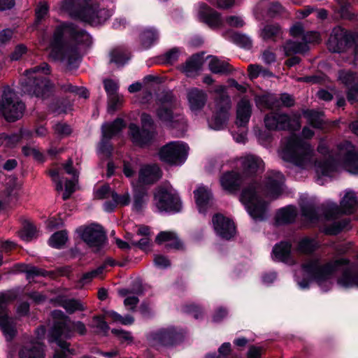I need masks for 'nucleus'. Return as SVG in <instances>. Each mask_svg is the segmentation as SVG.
I'll list each match as a JSON object with an SVG mask.
<instances>
[{"instance_id":"obj_64","label":"nucleus","mask_w":358,"mask_h":358,"mask_svg":"<svg viewBox=\"0 0 358 358\" xmlns=\"http://www.w3.org/2000/svg\"><path fill=\"white\" fill-rule=\"evenodd\" d=\"M113 200L117 203V206H127L130 203V194L126 192L122 195H118L115 192L113 193Z\"/></svg>"},{"instance_id":"obj_34","label":"nucleus","mask_w":358,"mask_h":358,"mask_svg":"<svg viewBox=\"0 0 358 358\" xmlns=\"http://www.w3.org/2000/svg\"><path fill=\"white\" fill-rule=\"evenodd\" d=\"M180 335L173 327L163 329L157 331L154 339L163 345H172L175 344Z\"/></svg>"},{"instance_id":"obj_58","label":"nucleus","mask_w":358,"mask_h":358,"mask_svg":"<svg viewBox=\"0 0 358 358\" xmlns=\"http://www.w3.org/2000/svg\"><path fill=\"white\" fill-rule=\"evenodd\" d=\"M112 333L116 336L122 343L130 344L133 342V337L129 331L113 329H112Z\"/></svg>"},{"instance_id":"obj_56","label":"nucleus","mask_w":358,"mask_h":358,"mask_svg":"<svg viewBox=\"0 0 358 358\" xmlns=\"http://www.w3.org/2000/svg\"><path fill=\"white\" fill-rule=\"evenodd\" d=\"M136 161L134 159H128L123 160V173L127 178H131L136 173Z\"/></svg>"},{"instance_id":"obj_46","label":"nucleus","mask_w":358,"mask_h":358,"mask_svg":"<svg viewBox=\"0 0 358 358\" xmlns=\"http://www.w3.org/2000/svg\"><path fill=\"white\" fill-rule=\"evenodd\" d=\"M303 115L307 118L310 124L315 128H320L323 124V113L311 110L303 111Z\"/></svg>"},{"instance_id":"obj_29","label":"nucleus","mask_w":358,"mask_h":358,"mask_svg":"<svg viewBox=\"0 0 358 358\" xmlns=\"http://www.w3.org/2000/svg\"><path fill=\"white\" fill-rule=\"evenodd\" d=\"M92 4L93 7H95L94 11L93 12V10L87 11L83 20V22H88L92 25H98L103 23L110 17V13L108 10L100 8L96 3L92 2Z\"/></svg>"},{"instance_id":"obj_41","label":"nucleus","mask_w":358,"mask_h":358,"mask_svg":"<svg viewBox=\"0 0 358 358\" xmlns=\"http://www.w3.org/2000/svg\"><path fill=\"white\" fill-rule=\"evenodd\" d=\"M194 198L199 211L203 210L211 199L210 191L204 186H199L194 191Z\"/></svg>"},{"instance_id":"obj_30","label":"nucleus","mask_w":358,"mask_h":358,"mask_svg":"<svg viewBox=\"0 0 358 358\" xmlns=\"http://www.w3.org/2000/svg\"><path fill=\"white\" fill-rule=\"evenodd\" d=\"M63 167L66 173L73 176L72 180H66L65 182V192L62 195L64 200L68 199L71 194L75 192L76 182L78 181V172L73 167V160L69 159L68 161L63 164Z\"/></svg>"},{"instance_id":"obj_44","label":"nucleus","mask_w":358,"mask_h":358,"mask_svg":"<svg viewBox=\"0 0 358 358\" xmlns=\"http://www.w3.org/2000/svg\"><path fill=\"white\" fill-rule=\"evenodd\" d=\"M338 79L348 87L358 85V73L350 71H340L338 72Z\"/></svg>"},{"instance_id":"obj_14","label":"nucleus","mask_w":358,"mask_h":358,"mask_svg":"<svg viewBox=\"0 0 358 358\" xmlns=\"http://www.w3.org/2000/svg\"><path fill=\"white\" fill-rule=\"evenodd\" d=\"M14 299L10 292L0 293V329L7 341H11L17 332L15 320L8 317L7 311V305Z\"/></svg>"},{"instance_id":"obj_37","label":"nucleus","mask_w":358,"mask_h":358,"mask_svg":"<svg viewBox=\"0 0 358 358\" xmlns=\"http://www.w3.org/2000/svg\"><path fill=\"white\" fill-rule=\"evenodd\" d=\"M55 305L64 308L70 314L76 311L85 310V308L83 303L78 299H66L65 297H57L55 299Z\"/></svg>"},{"instance_id":"obj_9","label":"nucleus","mask_w":358,"mask_h":358,"mask_svg":"<svg viewBox=\"0 0 358 358\" xmlns=\"http://www.w3.org/2000/svg\"><path fill=\"white\" fill-rule=\"evenodd\" d=\"M24 105L9 87L3 88L0 99V113L8 122H15L22 117Z\"/></svg>"},{"instance_id":"obj_17","label":"nucleus","mask_w":358,"mask_h":358,"mask_svg":"<svg viewBox=\"0 0 358 358\" xmlns=\"http://www.w3.org/2000/svg\"><path fill=\"white\" fill-rule=\"evenodd\" d=\"M36 332L37 339H29L22 345L18 352L20 358H45L44 346L39 341L45 335V328L41 327Z\"/></svg>"},{"instance_id":"obj_36","label":"nucleus","mask_w":358,"mask_h":358,"mask_svg":"<svg viewBox=\"0 0 358 358\" xmlns=\"http://www.w3.org/2000/svg\"><path fill=\"white\" fill-rule=\"evenodd\" d=\"M264 101L266 106L271 109L278 108L281 106L290 107L294 103L292 96L288 94H281L279 99L275 96L268 95L264 97Z\"/></svg>"},{"instance_id":"obj_5","label":"nucleus","mask_w":358,"mask_h":358,"mask_svg":"<svg viewBox=\"0 0 358 358\" xmlns=\"http://www.w3.org/2000/svg\"><path fill=\"white\" fill-rule=\"evenodd\" d=\"M349 261L345 258L328 262L324 265H320L318 259H311L302 265L303 275L317 281L320 286L329 282L334 274L344 265H347Z\"/></svg>"},{"instance_id":"obj_3","label":"nucleus","mask_w":358,"mask_h":358,"mask_svg":"<svg viewBox=\"0 0 358 358\" xmlns=\"http://www.w3.org/2000/svg\"><path fill=\"white\" fill-rule=\"evenodd\" d=\"M52 315L54 317H61L64 318V320L55 323L50 332L49 341L55 342L61 348L60 351L73 354L69 348V343L65 339L70 338L73 331H78L80 335L85 334L87 331L85 325L82 322H71L61 310H54Z\"/></svg>"},{"instance_id":"obj_21","label":"nucleus","mask_w":358,"mask_h":358,"mask_svg":"<svg viewBox=\"0 0 358 358\" xmlns=\"http://www.w3.org/2000/svg\"><path fill=\"white\" fill-rule=\"evenodd\" d=\"M349 35L341 27L332 30L327 42L328 49L332 52H341L349 42Z\"/></svg>"},{"instance_id":"obj_57","label":"nucleus","mask_w":358,"mask_h":358,"mask_svg":"<svg viewBox=\"0 0 358 358\" xmlns=\"http://www.w3.org/2000/svg\"><path fill=\"white\" fill-rule=\"evenodd\" d=\"M232 40L234 43L244 48H250L252 47V40L248 36L242 34H234Z\"/></svg>"},{"instance_id":"obj_16","label":"nucleus","mask_w":358,"mask_h":358,"mask_svg":"<svg viewBox=\"0 0 358 358\" xmlns=\"http://www.w3.org/2000/svg\"><path fill=\"white\" fill-rule=\"evenodd\" d=\"M141 120L143 127L141 130L134 124H131L129 129L132 142L137 145L144 146L149 143L154 137L152 132L145 129V127L151 126L153 121L151 116L146 113L141 115Z\"/></svg>"},{"instance_id":"obj_32","label":"nucleus","mask_w":358,"mask_h":358,"mask_svg":"<svg viewBox=\"0 0 358 358\" xmlns=\"http://www.w3.org/2000/svg\"><path fill=\"white\" fill-rule=\"evenodd\" d=\"M203 53L193 55L181 66L182 71L187 76H194L201 69L203 64Z\"/></svg>"},{"instance_id":"obj_53","label":"nucleus","mask_w":358,"mask_h":358,"mask_svg":"<svg viewBox=\"0 0 358 358\" xmlns=\"http://www.w3.org/2000/svg\"><path fill=\"white\" fill-rule=\"evenodd\" d=\"M348 222L345 220L334 222L331 225L325 227L323 231L327 235H336L345 228Z\"/></svg>"},{"instance_id":"obj_47","label":"nucleus","mask_w":358,"mask_h":358,"mask_svg":"<svg viewBox=\"0 0 358 358\" xmlns=\"http://www.w3.org/2000/svg\"><path fill=\"white\" fill-rule=\"evenodd\" d=\"M147 201V192L143 189L135 188L134 189V203L133 208L136 211H140L145 206Z\"/></svg>"},{"instance_id":"obj_23","label":"nucleus","mask_w":358,"mask_h":358,"mask_svg":"<svg viewBox=\"0 0 358 358\" xmlns=\"http://www.w3.org/2000/svg\"><path fill=\"white\" fill-rule=\"evenodd\" d=\"M213 224L216 233L223 238L230 239L235 234V226L232 221L222 215L217 214L213 216Z\"/></svg>"},{"instance_id":"obj_55","label":"nucleus","mask_w":358,"mask_h":358,"mask_svg":"<svg viewBox=\"0 0 358 358\" xmlns=\"http://www.w3.org/2000/svg\"><path fill=\"white\" fill-rule=\"evenodd\" d=\"M114 192L112 190L108 185H103L96 188L94 191V196L96 199H105L109 197L113 199V193Z\"/></svg>"},{"instance_id":"obj_12","label":"nucleus","mask_w":358,"mask_h":358,"mask_svg":"<svg viewBox=\"0 0 358 358\" xmlns=\"http://www.w3.org/2000/svg\"><path fill=\"white\" fill-rule=\"evenodd\" d=\"M154 205L159 211L179 212L182 208L181 201L171 187H159L154 194Z\"/></svg>"},{"instance_id":"obj_8","label":"nucleus","mask_w":358,"mask_h":358,"mask_svg":"<svg viewBox=\"0 0 358 358\" xmlns=\"http://www.w3.org/2000/svg\"><path fill=\"white\" fill-rule=\"evenodd\" d=\"M215 92L217 94L215 99V114L210 120L209 125L213 129L219 130L224 127L229 120L231 103L226 92L225 86H217Z\"/></svg>"},{"instance_id":"obj_60","label":"nucleus","mask_w":358,"mask_h":358,"mask_svg":"<svg viewBox=\"0 0 358 358\" xmlns=\"http://www.w3.org/2000/svg\"><path fill=\"white\" fill-rule=\"evenodd\" d=\"M92 322V326L96 328L98 333L105 334L109 329L108 324L101 317H94Z\"/></svg>"},{"instance_id":"obj_2","label":"nucleus","mask_w":358,"mask_h":358,"mask_svg":"<svg viewBox=\"0 0 358 358\" xmlns=\"http://www.w3.org/2000/svg\"><path fill=\"white\" fill-rule=\"evenodd\" d=\"M68 37L78 44L85 45H90L92 39L86 31L72 23L62 24L56 28L50 43V57L54 60L65 61L71 69L78 66L80 55L77 45L66 41Z\"/></svg>"},{"instance_id":"obj_19","label":"nucleus","mask_w":358,"mask_h":358,"mask_svg":"<svg viewBox=\"0 0 358 358\" xmlns=\"http://www.w3.org/2000/svg\"><path fill=\"white\" fill-rule=\"evenodd\" d=\"M284 176L279 171H268L262 187L264 194L272 199H276L283 191Z\"/></svg>"},{"instance_id":"obj_39","label":"nucleus","mask_w":358,"mask_h":358,"mask_svg":"<svg viewBox=\"0 0 358 358\" xmlns=\"http://www.w3.org/2000/svg\"><path fill=\"white\" fill-rule=\"evenodd\" d=\"M280 50H282L285 56L288 57L297 53H303L308 50V46L306 43L296 41H287L280 47Z\"/></svg>"},{"instance_id":"obj_62","label":"nucleus","mask_w":358,"mask_h":358,"mask_svg":"<svg viewBox=\"0 0 358 358\" xmlns=\"http://www.w3.org/2000/svg\"><path fill=\"white\" fill-rule=\"evenodd\" d=\"M62 88L65 92L76 93L81 97L87 98L89 96V93L86 89L83 87L79 88L69 83L62 86Z\"/></svg>"},{"instance_id":"obj_7","label":"nucleus","mask_w":358,"mask_h":358,"mask_svg":"<svg viewBox=\"0 0 358 358\" xmlns=\"http://www.w3.org/2000/svg\"><path fill=\"white\" fill-rule=\"evenodd\" d=\"M173 101V97L171 94L161 98L157 116L167 127L183 129L186 124L185 118Z\"/></svg>"},{"instance_id":"obj_20","label":"nucleus","mask_w":358,"mask_h":358,"mask_svg":"<svg viewBox=\"0 0 358 358\" xmlns=\"http://www.w3.org/2000/svg\"><path fill=\"white\" fill-rule=\"evenodd\" d=\"M83 240L96 251L103 245L106 241V235L101 227L94 225L86 228L82 234Z\"/></svg>"},{"instance_id":"obj_51","label":"nucleus","mask_w":358,"mask_h":358,"mask_svg":"<svg viewBox=\"0 0 358 358\" xmlns=\"http://www.w3.org/2000/svg\"><path fill=\"white\" fill-rule=\"evenodd\" d=\"M68 236L66 231H60L55 233L49 239L50 246L55 248H60L67 241Z\"/></svg>"},{"instance_id":"obj_27","label":"nucleus","mask_w":358,"mask_h":358,"mask_svg":"<svg viewBox=\"0 0 358 358\" xmlns=\"http://www.w3.org/2000/svg\"><path fill=\"white\" fill-rule=\"evenodd\" d=\"M199 19L211 28H217L222 24L220 14L206 4L200 6L199 11Z\"/></svg>"},{"instance_id":"obj_35","label":"nucleus","mask_w":358,"mask_h":358,"mask_svg":"<svg viewBox=\"0 0 358 358\" xmlns=\"http://www.w3.org/2000/svg\"><path fill=\"white\" fill-rule=\"evenodd\" d=\"M282 35L283 31L277 23L266 24L259 32L260 37L265 41H277L278 39L282 38Z\"/></svg>"},{"instance_id":"obj_18","label":"nucleus","mask_w":358,"mask_h":358,"mask_svg":"<svg viewBox=\"0 0 358 358\" xmlns=\"http://www.w3.org/2000/svg\"><path fill=\"white\" fill-rule=\"evenodd\" d=\"M92 0H62L61 9L66 12L71 17L83 20L87 11L93 10Z\"/></svg>"},{"instance_id":"obj_15","label":"nucleus","mask_w":358,"mask_h":358,"mask_svg":"<svg viewBox=\"0 0 358 358\" xmlns=\"http://www.w3.org/2000/svg\"><path fill=\"white\" fill-rule=\"evenodd\" d=\"M125 124L122 119L117 118L111 123H105L102 126V139L99 145V152L105 157H110L113 147L109 140L119 134Z\"/></svg>"},{"instance_id":"obj_6","label":"nucleus","mask_w":358,"mask_h":358,"mask_svg":"<svg viewBox=\"0 0 358 358\" xmlns=\"http://www.w3.org/2000/svg\"><path fill=\"white\" fill-rule=\"evenodd\" d=\"M358 210V197L352 189L344 191L340 205L328 201L323 205V213L327 220L336 219L341 214H352Z\"/></svg>"},{"instance_id":"obj_49","label":"nucleus","mask_w":358,"mask_h":358,"mask_svg":"<svg viewBox=\"0 0 358 358\" xmlns=\"http://www.w3.org/2000/svg\"><path fill=\"white\" fill-rule=\"evenodd\" d=\"M108 318L111 319L115 322H119L123 325H130L134 322V318L129 315L122 316L114 310H108L105 313Z\"/></svg>"},{"instance_id":"obj_52","label":"nucleus","mask_w":358,"mask_h":358,"mask_svg":"<svg viewBox=\"0 0 358 358\" xmlns=\"http://www.w3.org/2000/svg\"><path fill=\"white\" fill-rule=\"evenodd\" d=\"M36 229L35 226L30 223L26 222L24 224L23 228L20 233L21 238L26 241H30L36 236Z\"/></svg>"},{"instance_id":"obj_38","label":"nucleus","mask_w":358,"mask_h":358,"mask_svg":"<svg viewBox=\"0 0 358 358\" xmlns=\"http://www.w3.org/2000/svg\"><path fill=\"white\" fill-rule=\"evenodd\" d=\"M337 283L344 288L358 287V269L357 271L350 269L344 271L338 278Z\"/></svg>"},{"instance_id":"obj_28","label":"nucleus","mask_w":358,"mask_h":358,"mask_svg":"<svg viewBox=\"0 0 358 358\" xmlns=\"http://www.w3.org/2000/svg\"><path fill=\"white\" fill-rule=\"evenodd\" d=\"M187 100L190 109L198 111L204 107L207 101V94L203 90L194 87L188 90Z\"/></svg>"},{"instance_id":"obj_11","label":"nucleus","mask_w":358,"mask_h":358,"mask_svg":"<svg viewBox=\"0 0 358 358\" xmlns=\"http://www.w3.org/2000/svg\"><path fill=\"white\" fill-rule=\"evenodd\" d=\"M301 115L293 113L291 115L280 113L271 112L265 115V127L271 131L298 130L301 127Z\"/></svg>"},{"instance_id":"obj_48","label":"nucleus","mask_w":358,"mask_h":358,"mask_svg":"<svg viewBox=\"0 0 358 358\" xmlns=\"http://www.w3.org/2000/svg\"><path fill=\"white\" fill-rule=\"evenodd\" d=\"M158 39V34L154 29H147L141 34V41L145 48H150Z\"/></svg>"},{"instance_id":"obj_63","label":"nucleus","mask_w":358,"mask_h":358,"mask_svg":"<svg viewBox=\"0 0 358 358\" xmlns=\"http://www.w3.org/2000/svg\"><path fill=\"white\" fill-rule=\"evenodd\" d=\"M54 131L56 134L62 137L66 136L71 133V129L66 123H57L54 126Z\"/></svg>"},{"instance_id":"obj_50","label":"nucleus","mask_w":358,"mask_h":358,"mask_svg":"<svg viewBox=\"0 0 358 358\" xmlns=\"http://www.w3.org/2000/svg\"><path fill=\"white\" fill-rule=\"evenodd\" d=\"M317 241L314 238H304L299 243L298 250L302 253H310L318 247Z\"/></svg>"},{"instance_id":"obj_59","label":"nucleus","mask_w":358,"mask_h":358,"mask_svg":"<svg viewBox=\"0 0 358 358\" xmlns=\"http://www.w3.org/2000/svg\"><path fill=\"white\" fill-rule=\"evenodd\" d=\"M23 267L24 268L22 269L21 271L27 273V279H30L31 278H34V276H45L47 273V272L45 271L44 270L33 266H24Z\"/></svg>"},{"instance_id":"obj_22","label":"nucleus","mask_w":358,"mask_h":358,"mask_svg":"<svg viewBox=\"0 0 358 358\" xmlns=\"http://www.w3.org/2000/svg\"><path fill=\"white\" fill-rule=\"evenodd\" d=\"M222 188L229 194H236L243 183V178L235 171L224 172L220 178Z\"/></svg>"},{"instance_id":"obj_33","label":"nucleus","mask_w":358,"mask_h":358,"mask_svg":"<svg viewBox=\"0 0 358 358\" xmlns=\"http://www.w3.org/2000/svg\"><path fill=\"white\" fill-rule=\"evenodd\" d=\"M291 248V244L288 242H280L279 244H276L273 249L274 258L286 264H294Z\"/></svg>"},{"instance_id":"obj_25","label":"nucleus","mask_w":358,"mask_h":358,"mask_svg":"<svg viewBox=\"0 0 358 358\" xmlns=\"http://www.w3.org/2000/svg\"><path fill=\"white\" fill-rule=\"evenodd\" d=\"M158 245L165 243V247L169 249L183 250L184 245L178 234L173 231H164L159 232L155 238Z\"/></svg>"},{"instance_id":"obj_4","label":"nucleus","mask_w":358,"mask_h":358,"mask_svg":"<svg viewBox=\"0 0 358 358\" xmlns=\"http://www.w3.org/2000/svg\"><path fill=\"white\" fill-rule=\"evenodd\" d=\"M41 73L44 74L50 73V67L48 64L43 63L40 66H34L25 71L21 81L22 89L24 93L35 95L43 99L49 96L50 88L41 75Z\"/></svg>"},{"instance_id":"obj_43","label":"nucleus","mask_w":358,"mask_h":358,"mask_svg":"<svg viewBox=\"0 0 358 358\" xmlns=\"http://www.w3.org/2000/svg\"><path fill=\"white\" fill-rule=\"evenodd\" d=\"M302 215L306 220L311 223H314L318 220V215L315 210V208L312 203L306 202L300 204Z\"/></svg>"},{"instance_id":"obj_26","label":"nucleus","mask_w":358,"mask_h":358,"mask_svg":"<svg viewBox=\"0 0 358 358\" xmlns=\"http://www.w3.org/2000/svg\"><path fill=\"white\" fill-rule=\"evenodd\" d=\"M161 176V171L157 165H144L139 171L138 182L143 185L152 184L157 182Z\"/></svg>"},{"instance_id":"obj_31","label":"nucleus","mask_w":358,"mask_h":358,"mask_svg":"<svg viewBox=\"0 0 358 358\" xmlns=\"http://www.w3.org/2000/svg\"><path fill=\"white\" fill-rule=\"evenodd\" d=\"M252 114V105L246 99H242L236 107V124L245 127L249 122Z\"/></svg>"},{"instance_id":"obj_54","label":"nucleus","mask_w":358,"mask_h":358,"mask_svg":"<svg viewBox=\"0 0 358 358\" xmlns=\"http://www.w3.org/2000/svg\"><path fill=\"white\" fill-rule=\"evenodd\" d=\"M105 269V265H102L98 267L96 269H94L91 271L87 272L83 275L80 280V283L82 285H86L92 281V280L94 278L99 277L101 275Z\"/></svg>"},{"instance_id":"obj_1","label":"nucleus","mask_w":358,"mask_h":358,"mask_svg":"<svg viewBox=\"0 0 358 358\" xmlns=\"http://www.w3.org/2000/svg\"><path fill=\"white\" fill-rule=\"evenodd\" d=\"M282 145L280 155L284 161L292 162L303 169L314 168L318 176H329L339 166L350 173L358 174V151L348 141L338 145L336 157L324 162L316 161L311 145L296 135H291L285 139Z\"/></svg>"},{"instance_id":"obj_24","label":"nucleus","mask_w":358,"mask_h":358,"mask_svg":"<svg viewBox=\"0 0 358 358\" xmlns=\"http://www.w3.org/2000/svg\"><path fill=\"white\" fill-rule=\"evenodd\" d=\"M238 161L243 173L247 175L257 173L264 169V164L262 159L255 155H248L241 157Z\"/></svg>"},{"instance_id":"obj_61","label":"nucleus","mask_w":358,"mask_h":358,"mask_svg":"<svg viewBox=\"0 0 358 358\" xmlns=\"http://www.w3.org/2000/svg\"><path fill=\"white\" fill-rule=\"evenodd\" d=\"M122 101V97L117 94L108 96V112L110 113H115L118 106L121 104Z\"/></svg>"},{"instance_id":"obj_42","label":"nucleus","mask_w":358,"mask_h":358,"mask_svg":"<svg viewBox=\"0 0 358 358\" xmlns=\"http://www.w3.org/2000/svg\"><path fill=\"white\" fill-rule=\"evenodd\" d=\"M208 68L213 73L224 74L230 71L229 64L224 61L218 59L215 57H211Z\"/></svg>"},{"instance_id":"obj_40","label":"nucleus","mask_w":358,"mask_h":358,"mask_svg":"<svg viewBox=\"0 0 358 358\" xmlns=\"http://www.w3.org/2000/svg\"><path fill=\"white\" fill-rule=\"evenodd\" d=\"M296 215V208L294 206H289L278 211L275 221L278 224L291 223L295 220Z\"/></svg>"},{"instance_id":"obj_10","label":"nucleus","mask_w":358,"mask_h":358,"mask_svg":"<svg viewBox=\"0 0 358 358\" xmlns=\"http://www.w3.org/2000/svg\"><path fill=\"white\" fill-rule=\"evenodd\" d=\"M240 201L253 219L263 220L266 218L267 204L259 199L255 185L249 186L242 191Z\"/></svg>"},{"instance_id":"obj_45","label":"nucleus","mask_w":358,"mask_h":358,"mask_svg":"<svg viewBox=\"0 0 358 358\" xmlns=\"http://www.w3.org/2000/svg\"><path fill=\"white\" fill-rule=\"evenodd\" d=\"M130 59L129 54L121 48H117L110 52V62L115 63L117 66H122Z\"/></svg>"},{"instance_id":"obj_13","label":"nucleus","mask_w":358,"mask_h":358,"mask_svg":"<svg viewBox=\"0 0 358 358\" xmlns=\"http://www.w3.org/2000/svg\"><path fill=\"white\" fill-rule=\"evenodd\" d=\"M188 150L187 145L182 142H170L160 149L159 159L169 164H180L186 159Z\"/></svg>"}]
</instances>
